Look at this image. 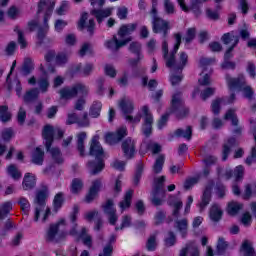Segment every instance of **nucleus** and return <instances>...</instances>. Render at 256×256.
<instances>
[{
	"label": "nucleus",
	"instance_id": "412c9836",
	"mask_svg": "<svg viewBox=\"0 0 256 256\" xmlns=\"http://www.w3.org/2000/svg\"><path fill=\"white\" fill-rule=\"evenodd\" d=\"M113 9L114 8L93 9L91 11V14L94 15L98 23H103L104 19H107V17H111V15L113 14Z\"/></svg>",
	"mask_w": 256,
	"mask_h": 256
},
{
	"label": "nucleus",
	"instance_id": "aec40b11",
	"mask_svg": "<svg viewBox=\"0 0 256 256\" xmlns=\"http://www.w3.org/2000/svg\"><path fill=\"white\" fill-rule=\"evenodd\" d=\"M101 190V180H95L92 182V186L90 187V190L88 194L85 197L86 203H92V201H95L97 194Z\"/></svg>",
	"mask_w": 256,
	"mask_h": 256
},
{
	"label": "nucleus",
	"instance_id": "9d476101",
	"mask_svg": "<svg viewBox=\"0 0 256 256\" xmlns=\"http://www.w3.org/2000/svg\"><path fill=\"white\" fill-rule=\"evenodd\" d=\"M77 95H81L82 97L89 95V87L79 83L71 87H64L60 90L61 97H75Z\"/></svg>",
	"mask_w": 256,
	"mask_h": 256
},
{
	"label": "nucleus",
	"instance_id": "1a4fd4ad",
	"mask_svg": "<svg viewBox=\"0 0 256 256\" xmlns=\"http://www.w3.org/2000/svg\"><path fill=\"white\" fill-rule=\"evenodd\" d=\"M165 176H159L154 179L153 182V191H152V203L153 205H161L163 200L161 197L165 194V190L163 189L165 184Z\"/></svg>",
	"mask_w": 256,
	"mask_h": 256
},
{
	"label": "nucleus",
	"instance_id": "e2e57ef3",
	"mask_svg": "<svg viewBox=\"0 0 256 256\" xmlns=\"http://www.w3.org/2000/svg\"><path fill=\"white\" fill-rule=\"evenodd\" d=\"M253 222L251 218V214L249 212H246L241 217V223L244 225V227H250L251 223Z\"/></svg>",
	"mask_w": 256,
	"mask_h": 256
},
{
	"label": "nucleus",
	"instance_id": "bb28decb",
	"mask_svg": "<svg viewBox=\"0 0 256 256\" xmlns=\"http://www.w3.org/2000/svg\"><path fill=\"white\" fill-rule=\"evenodd\" d=\"M174 227L179 231L182 237H185L187 235V229L189 227V222H187V219H179L176 218L174 221Z\"/></svg>",
	"mask_w": 256,
	"mask_h": 256
},
{
	"label": "nucleus",
	"instance_id": "72a5a7b5",
	"mask_svg": "<svg viewBox=\"0 0 256 256\" xmlns=\"http://www.w3.org/2000/svg\"><path fill=\"white\" fill-rule=\"evenodd\" d=\"M77 150L80 155L83 157L85 155V139H87V133L80 132L77 134Z\"/></svg>",
	"mask_w": 256,
	"mask_h": 256
},
{
	"label": "nucleus",
	"instance_id": "f8f14e48",
	"mask_svg": "<svg viewBox=\"0 0 256 256\" xmlns=\"http://www.w3.org/2000/svg\"><path fill=\"white\" fill-rule=\"evenodd\" d=\"M67 225V220L60 218L58 222L54 225H51L47 231L46 239L48 241H59L61 239V234H59V229Z\"/></svg>",
	"mask_w": 256,
	"mask_h": 256
},
{
	"label": "nucleus",
	"instance_id": "13d9d810",
	"mask_svg": "<svg viewBox=\"0 0 256 256\" xmlns=\"http://www.w3.org/2000/svg\"><path fill=\"white\" fill-rule=\"evenodd\" d=\"M227 247H229V243H227V241H225V238L219 237L218 243H217V253H219V254L223 253V251H225V249H227Z\"/></svg>",
	"mask_w": 256,
	"mask_h": 256
},
{
	"label": "nucleus",
	"instance_id": "c756f323",
	"mask_svg": "<svg viewBox=\"0 0 256 256\" xmlns=\"http://www.w3.org/2000/svg\"><path fill=\"white\" fill-rule=\"evenodd\" d=\"M240 253H242L243 256H256L255 250L253 249V243L249 240H244Z\"/></svg>",
	"mask_w": 256,
	"mask_h": 256
},
{
	"label": "nucleus",
	"instance_id": "7c9ffc66",
	"mask_svg": "<svg viewBox=\"0 0 256 256\" xmlns=\"http://www.w3.org/2000/svg\"><path fill=\"white\" fill-rule=\"evenodd\" d=\"M35 181H36V178H35L34 174L26 173L24 175V179L22 182L23 189L25 191H29V189H33V187H35V183H36Z\"/></svg>",
	"mask_w": 256,
	"mask_h": 256
},
{
	"label": "nucleus",
	"instance_id": "c9c22d12",
	"mask_svg": "<svg viewBox=\"0 0 256 256\" xmlns=\"http://www.w3.org/2000/svg\"><path fill=\"white\" fill-rule=\"evenodd\" d=\"M235 143V138H230L224 143L222 150L223 161H227V157H229V153H231V147H233Z\"/></svg>",
	"mask_w": 256,
	"mask_h": 256
},
{
	"label": "nucleus",
	"instance_id": "49530a36",
	"mask_svg": "<svg viewBox=\"0 0 256 256\" xmlns=\"http://www.w3.org/2000/svg\"><path fill=\"white\" fill-rule=\"evenodd\" d=\"M83 189V181L79 178H75L71 183V193L77 195Z\"/></svg>",
	"mask_w": 256,
	"mask_h": 256
},
{
	"label": "nucleus",
	"instance_id": "dca6fc26",
	"mask_svg": "<svg viewBox=\"0 0 256 256\" xmlns=\"http://www.w3.org/2000/svg\"><path fill=\"white\" fill-rule=\"evenodd\" d=\"M172 113H175L178 119H182V117H185L189 113V109L183 106L181 98L172 99Z\"/></svg>",
	"mask_w": 256,
	"mask_h": 256
},
{
	"label": "nucleus",
	"instance_id": "b1692460",
	"mask_svg": "<svg viewBox=\"0 0 256 256\" xmlns=\"http://www.w3.org/2000/svg\"><path fill=\"white\" fill-rule=\"evenodd\" d=\"M168 203L173 209V216L179 217V211L181 210V207H183V200L178 196H171Z\"/></svg>",
	"mask_w": 256,
	"mask_h": 256
},
{
	"label": "nucleus",
	"instance_id": "a19ab883",
	"mask_svg": "<svg viewBox=\"0 0 256 256\" xmlns=\"http://www.w3.org/2000/svg\"><path fill=\"white\" fill-rule=\"evenodd\" d=\"M193 133V130L191 129L190 126L186 127L185 129H177L175 132H174V135L176 137H183V139H187L189 141V139H191V135Z\"/></svg>",
	"mask_w": 256,
	"mask_h": 256
},
{
	"label": "nucleus",
	"instance_id": "473e14b6",
	"mask_svg": "<svg viewBox=\"0 0 256 256\" xmlns=\"http://www.w3.org/2000/svg\"><path fill=\"white\" fill-rule=\"evenodd\" d=\"M45 152L40 147H37L32 153V163L35 165H43Z\"/></svg>",
	"mask_w": 256,
	"mask_h": 256
},
{
	"label": "nucleus",
	"instance_id": "f704fd0d",
	"mask_svg": "<svg viewBox=\"0 0 256 256\" xmlns=\"http://www.w3.org/2000/svg\"><path fill=\"white\" fill-rule=\"evenodd\" d=\"M243 209V204L237 202V201H231L228 203L227 206V213L234 217V215H237Z\"/></svg>",
	"mask_w": 256,
	"mask_h": 256
},
{
	"label": "nucleus",
	"instance_id": "e433bc0d",
	"mask_svg": "<svg viewBox=\"0 0 256 256\" xmlns=\"http://www.w3.org/2000/svg\"><path fill=\"white\" fill-rule=\"evenodd\" d=\"M133 198V190H128L124 196L123 201L119 203L121 211H125L131 207V199Z\"/></svg>",
	"mask_w": 256,
	"mask_h": 256
},
{
	"label": "nucleus",
	"instance_id": "ea45409f",
	"mask_svg": "<svg viewBox=\"0 0 256 256\" xmlns=\"http://www.w3.org/2000/svg\"><path fill=\"white\" fill-rule=\"evenodd\" d=\"M83 73L85 76L91 75L93 72V64H86L84 67L78 64L74 67V73Z\"/></svg>",
	"mask_w": 256,
	"mask_h": 256
},
{
	"label": "nucleus",
	"instance_id": "680f3d73",
	"mask_svg": "<svg viewBox=\"0 0 256 256\" xmlns=\"http://www.w3.org/2000/svg\"><path fill=\"white\" fill-rule=\"evenodd\" d=\"M253 193H256V184L246 185L244 191V199H249Z\"/></svg>",
	"mask_w": 256,
	"mask_h": 256
},
{
	"label": "nucleus",
	"instance_id": "cd10ccee",
	"mask_svg": "<svg viewBox=\"0 0 256 256\" xmlns=\"http://www.w3.org/2000/svg\"><path fill=\"white\" fill-rule=\"evenodd\" d=\"M209 217L211 221L217 223L221 221V217H223V210L221 209L220 205L214 204L210 208Z\"/></svg>",
	"mask_w": 256,
	"mask_h": 256
},
{
	"label": "nucleus",
	"instance_id": "052dcab7",
	"mask_svg": "<svg viewBox=\"0 0 256 256\" xmlns=\"http://www.w3.org/2000/svg\"><path fill=\"white\" fill-rule=\"evenodd\" d=\"M164 11L167 15H174L175 13V4L169 0L164 1Z\"/></svg>",
	"mask_w": 256,
	"mask_h": 256
},
{
	"label": "nucleus",
	"instance_id": "6e6d98bb",
	"mask_svg": "<svg viewBox=\"0 0 256 256\" xmlns=\"http://www.w3.org/2000/svg\"><path fill=\"white\" fill-rule=\"evenodd\" d=\"M148 81H149V77L144 76L142 78V85L144 87H148L151 90H153V89H155V87H157V85H158L157 80L151 79L149 82Z\"/></svg>",
	"mask_w": 256,
	"mask_h": 256
},
{
	"label": "nucleus",
	"instance_id": "6ab92c4d",
	"mask_svg": "<svg viewBox=\"0 0 256 256\" xmlns=\"http://www.w3.org/2000/svg\"><path fill=\"white\" fill-rule=\"evenodd\" d=\"M224 119L226 121H231L234 130V135H241V132L243 131V128L239 126V120L237 119V115L235 114V110H228L224 116Z\"/></svg>",
	"mask_w": 256,
	"mask_h": 256
},
{
	"label": "nucleus",
	"instance_id": "bf43d9fd",
	"mask_svg": "<svg viewBox=\"0 0 256 256\" xmlns=\"http://www.w3.org/2000/svg\"><path fill=\"white\" fill-rule=\"evenodd\" d=\"M66 25H68L67 21L63 19H57L54 23V29L56 33H61V31L65 29Z\"/></svg>",
	"mask_w": 256,
	"mask_h": 256
},
{
	"label": "nucleus",
	"instance_id": "5701e85b",
	"mask_svg": "<svg viewBox=\"0 0 256 256\" xmlns=\"http://www.w3.org/2000/svg\"><path fill=\"white\" fill-rule=\"evenodd\" d=\"M244 173L245 168H243V166L240 165L234 169V172L231 169H226L224 173V178L231 179L232 177H235L236 181H239L240 179H243Z\"/></svg>",
	"mask_w": 256,
	"mask_h": 256
},
{
	"label": "nucleus",
	"instance_id": "f3484780",
	"mask_svg": "<svg viewBox=\"0 0 256 256\" xmlns=\"http://www.w3.org/2000/svg\"><path fill=\"white\" fill-rule=\"evenodd\" d=\"M122 153L125 157V159H133L135 157V140H132L131 138H127L122 143Z\"/></svg>",
	"mask_w": 256,
	"mask_h": 256
},
{
	"label": "nucleus",
	"instance_id": "4d7b16f0",
	"mask_svg": "<svg viewBox=\"0 0 256 256\" xmlns=\"http://www.w3.org/2000/svg\"><path fill=\"white\" fill-rule=\"evenodd\" d=\"M14 31L18 35V43L21 49H25V47H27V40H25V36H23V32L18 27H16Z\"/></svg>",
	"mask_w": 256,
	"mask_h": 256
},
{
	"label": "nucleus",
	"instance_id": "3c124183",
	"mask_svg": "<svg viewBox=\"0 0 256 256\" xmlns=\"http://www.w3.org/2000/svg\"><path fill=\"white\" fill-rule=\"evenodd\" d=\"M2 141L5 143H9L11 141L12 137H15V132H13V129L6 128L1 133Z\"/></svg>",
	"mask_w": 256,
	"mask_h": 256
},
{
	"label": "nucleus",
	"instance_id": "09e8293b",
	"mask_svg": "<svg viewBox=\"0 0 256 256\" xmlns=\"http://www.w3.org/2000/svg\"><path fill=\"white\" fill-rule=\"evenodd\" d=\"M222 41L225 45H229L231 41H234L232 47H235L239 43V37L232 36L230 33H226L222 36Z\"/></svg>",
	"mask_w": 256,
	"mask_h": 256
},
{
	"label": "nucleus",
	"instance_id": "4be33fe9",
	"mask_svg": "<svg viewBox=\"0 0 256 256\" xmlns=\"http://www.w3.org/2000/svg\"><path fill=\"white\" fill-rule=\"evenodd\" d=\"M89 15L87 13H83L80 21L78 23L79 29H87L88 33H93V29H95V20L90 19L87 23Z\"/></svg>",
	"mask_w": 256,
	"mask_h": 256
},
{
	"label": "nucleus",
	"instance_id": "f03ea898",
	"mask_svg": "<svg viewBox=\"0 0 256 256\" xmlns=\"http://www.w3.org/2000/svg\"><path fill=\"white\" fill-rule=\"evenodd\" d=\"M176 44L174 45V50L169 53V45L167 41L164 40L162 43V53L166 63V67L168 69H172L173 71H183L185 67H187V63H189V55L186 52H180L177 57H175V53L179 51V47L181 46V34H175Z\"/></svg>",
	"mask_w": 256,
	"mask_h": 256
},
{
	"label": "nucleus",
	"instance_id": "de8ad7c7",
	"mask_svg": "<svg viewBox=\"0 0 256 256\" xmlns=\"http://www.w3.org/2000/svg\"><path fill=\"white\" fill-rule=\"evenodd\" d=\"M175 243H177V237L175 236V233L173 232L166 233L164 237V245L166 247H173Z\"/></svg>",
	"mask_w": 256,
	"mask_h": 256
},
{
	"label": "nucleus",
	"instance_id": "ddd939ff",
	"mask_svg": "<svg viewBox=\"0 0 256 256\" xmlns=\"http://www.w3.org/2000/svg\"><path fill=\"white\" fill-rule=\"evenodd\" d=\"M123 137H127V128L120 127L115 133L109 132L105 135V141L109 145H115L119 143Z\"/></svg>",
	"mask_w": 256,
	"mask_h": 256
},
{
	"label": "nucleus",
	"instance_id": "2eb2a0df",
	"mask_svg": "<svg viewBox=\"0 0 256 256\" xmlns=\"http://www.w3.org/2000/svg\"><path fill=\"white\" fill-rule=\"evenodd\" d=\"M104 213L107 215L108 221L110 225H115L119 217L117 216V210H115V206L113 204V200H108L103 205Z\"/></svg>",
	"mask_w": 256,
	"mask_h": 256
},
{
	"label": "nucleus",
	"instance_id": "7ed1b4c3",
	"mask_svg": "<svg viewBox=\"0 0 256 256\" xmlns=\"http://www.w3.org/2000/svg\"><path fill=\"white\" fill-rule=\"evenodd\" d=\"M42 137L44 139L46 151L50 153L53 163L56 165H61V163L64 161L61 150L59 148L51 147V145H53V139H55V137H58V139L63 137V132L59 128L46 125L43 129Z\"/></svg>",
	"mask_w": 256,
	"mask_h": 256
},
{
	"label": "nucleus",
	"instance_id": "79ce46f5",
	"mask_svg": "<svg viewBox=\"0 0 256 256\" xmlns=\"http://www.w3.org/2000/svg\"><path fill=\"white\" fill-rule=\"evenodd\" d=\"M7 173L10 177H12V179H14V181H17V180L21 179V177H22L21 172L19 171L17 166H15L13 164L8 166Z\"/></svg>",
	"mask_w": 256,
	"mask_h": 256
},
{
	"label": "nucleus",
	"instance_id": "2f4dec72",
	"mask_svg": "<svg viewBox=\"0 0 256 256\" xmlns=\"http://www.w3.org/2000/svg\"><path fill=\"white\" fill-rule=\"evenodd\" d=\"M180 256H199V248L194 243H190L180 251Z\"/></svg>",
	"mask_w": 256,
	"mask_h": 256
},
{
	"label": "nucleus",
	"instance_id": "393cba45",
	"mask_svg": "<svg viewBox=\"0 0 256 256\" xmlns=\"http://www.w3.org/2000/svg\"><path fill=\"white\" fill-rule=\"evenodd\" d=\"M217 89L213 87L205 88L204 90H201V87H195L194 91L192 92L193 97H213L215 95Z\"/></svg>",
	"mask_w": 256,
	"mask_h": 256
},
{
	"label": "nucleus",
	"instance_id": "69168bd1",
	"mask_svg": "<svg viewBox=\"0 0 256 256\" xmlns=\"http://www.w3.org/2000/svg\"><path fill=\"white\" fill-rule=\"evenodd\" d=\"M146 247L148 251H154L155 247H157V237L155 235L150 236Z\"/></svg>",
	"mask_w": 256,
	"mask_h": 256
},
{
	"label": "nucleus",
	"instance_id": "c03bdc74",
	"mask_svg": "<svg viewBox=\"0 0 256 256\" xmlns=\"http://www.w3.org/2000/svg\"><path fill=\"white\" fill-rule=\"evenodd\" d=\"M147 149L148 151H152V153H160L161 152V145L155 143V142H150L149 144L143 143L141 145V150Z\"/></svg>",
	"mask_w": 256,
	"mask_h": 256
},
{
	"label": "nucleus",
	"instance_id": "a878e982",
	"mask_svg": "<svg viewBox=\"0 0 256 256\" xmlns=\"http://www.w3.org/2000/svg\"><path fill=\"white\" fill-rule=\"evenodd\" d=\"M213 190V186H207L204 190V193L201 198V202L198 204L200 211H203L207 205L211 202V191Z\"/></svg>",
	"mask_w": 256,
	"mask_h": 256
},
{
	"label": "nucleus",
	"instance_id": "774afa93",
	"mask_svg": "<svg viewBox=\"0 0 256 256\" xmlns=\"http://www.w3.org/2000/svg\"><path fill=\"white\" fill-rule=\"evenodd\" d=\"M7 15L9 19H17V17H19V10L17 7L12 6L8 9Z\"/></svg>",
	"mask_w": 256,
	"mask_h": 256
},
{
	"label": "nucleus",
	"instance_id": "f257e3e1",
	"mask_svg": "<svg viewBox=\"0 0 256 256\" xmlns=\"http://www.w3.org/2000/svg\"><path fill=\"white\" fill-rule=\"evenodd\" d=\"M119 108L122 111L123 114H125V119L129 123L137 124L141 123V119H143L142 124V133L149 137L153 131V114L151 113V110H149V106L144 105L140 108L138 114L136 116H131V113L135 109V105L133 104V101L124 98L119 103Z\"/></svg>",
	"mask_w": 256,
	"mask_h": 256
},
{
	"label": "nucleus",
	"instance_id": "338daca9",
	"mask_svg": "<svg viewBox=\"0 0 256 256\" xmlns=\"http://www.w3.org/2000/svg\"><path fill=\"white\" fill-rule=\"evenodd\" d=\"M129 10L125 6H121L117 9V17L120 19H127Z\"/></svg>",
	"mask_w": 256,
	"mask_h": 256
},
{
	"label": "nucleus",
	"instance_id": "c85d7f7f",
	"mask_svg": "<svg viewBox=\"0 0 256 256\" xmlns=\"http://www.w3.org/2000/svg\"><path fill=\"white\" fill-rule=\"evenodd\" d=\"M137 29V24H126L120 27L119 31H118V36L120 37V39H122V41H125V37H127V35H131V33H133V31H135Z\"/></svg>",
	"mask_w": 256,
	"mask_h": 256
},
{
	"label": "nucleus",
	"instance_id": "864d4df0",
	"mask_svg": "<svg viewBox=\"0 0 256 256\" xmlns=\"http://www.w3.org/2000/svg\"><path fill=\"white\" fill-rule=\"evenodd\" d=\"M63 201H64L63 193L56 194V196L54 197V201H53L55 211H59V209H61V207H63Z\"/></svg>",
	"mask_w": 256,
	"mask_h": 256
},
{
	"label": "nucleus",
	"instance_id": "9b49d317",
	"mask_svg": "<svg viewBox=\"0 0 256 256\" xmlns=\"http://www.w3.org/2000/svg\"><path fill=\"white\" fill-rule=\"evenodd\" d=\"M152 13L154 15L153 32L154 33H163L164 37H167V33L170 29L169 22H167L166 20H163L162 18L155 16V15H157V8H155V5L152 8Z\"/></svg>",
	"mask_w": 256,
	"mask_h": 256
},
{
	"label": "nucleus",
	"instance_id": "37998d69",
	"mask_svg": "<svg viewBox=\"0 0 256 256\" xmlns=\"http://www.w3.org/2000/svg\"><path fill=\"white\" fill-rule=\"evenodd\" d=\"M0 121L2 123H7L11 121V112L7 106H0Z\"/></svg>",
	"mask_w": 256,
	"mask_h": 256
},
{
	"label": "nucleus",
	"instance_id": "4c0bfd02",
	"mask_svg": "<svg viewBox=\"0 0 256 256\" xmlns=\"http://www.w3.org/2000/svg\"><path fill=\"white\" fill-rule=\"evenodd\" d=\"M13 211V203L5 202L0 207V221H3Z\"/></svg>",
	"mask_w": 256,
	"mask_h": 256
},
{
	"label": "nucleus",
	"instance_id": "a211bd4d",
	"mask_svg": "<svg viewBox=\"0 0 256 256\" xmlns=\"http://www.w3.org/2000/svg\"><path fill=\"white\" fill-rule=\"evenodd\" d=\"M39 88H34L29 90L26 93V97H37L39 95V91L42 93H47V90L49 89V79L48 78H40L38 80Z\"/></svg>",
	"mask_w": 256,
	"mask_h": 256
},
{
	"label": "nucleus",
	"instance_id": "603ef678",
	"mask_svg": "<svg viewBox=\"0 0 256 256\" xmlns=\"http://www.w3.org/2000/svg\"><path fill=\"white\" fill-rule=\"evenodd\" d=\"M18 203H19L23 213H25V215H27V213H29V210L31 209V204L29 203V200H27V198H25V197H21L19 199Z\"/></svg>",
	"mask_w": 256,
	"mask_h": 256
},
{
	"label": "nucleus",
	"instance_id": "5fc2aeb1",
	"mask_svg": "<svg viewBox=\"0 0 256 256\" xmlns=\"http://www.w3.org/2000/svg\"><path fill=\"white\" fill-rule=\"evenodd\" d=\"M219 9H221V7H217V10H212L211 8H207L206 9V17H208V19H211L212 21H217V19H219Z\"/></svg>",
	"mask_w": 256,
	"mask_h": 256
},
{
	"label": "nucleus",
	"instance_id": "39448f33",
	"mask_svg": "<svg viewBox=\"0 0 256 256\" xmlns=\"http://www.w3.org/2000/svg\"><path fill=\"white\" fill-rule=\"evenodd\" d=\"M54 9L55 1L53 0H40L38 3L37 14L41 15V13H44L43 25L38 27L37 38L39 41H43L45 35H47V31H49V19H51Z\"/></svg>",
	"mask_w": 256,
	"mask_h": 256
},
{
	"label": "nucleus",
	"instance_id": "423d86ee",
	"mask_svg": "<svg viewBox=\"0 0 256 256\" xmlns=\"http://www.w3.org/2000/svg\"><path fill=\"white\" fill-rule=\"evenodd\" d=\"M47 189L39 190L36 194L35 203L37 204L34 211V221L45 223L47 218L51 215V209L45 205V199H47Z\"/></svg>",
	"mask_w": 256,
	"mask_h": 256
},
{
	"label": "nucleus",
	"instance_id": "a18cd8bd",
	"mask_svg": "<svg viewBox=\"0 0 256 256\" xmlns=\"http://www.w3.org/2000/svg\"><path fill=\"white\" fill-rule=\"evenodd\" d=\"M163 165H165V156L160 155L156 158V161L153 165V173H160L163 171Z\"/></svg>",
	"mask_w": 256,
	"mask_h": 256
},
{
	"label": "nucleus",
	"instance_id": "0eeeda50",
	"mask_svg": "<svg viewBox=\"0 0 256 256\" xmlns=\"http://www.w3.org/2000/svg\"><path fill=\"white\" fill-rule=\"evenodd\" d=\"M226 83L230 91H241L245 97H253L254 95L253 88L247 85L243 74L238 75L236 78L226 75Z\"/></svg>",
	"mask_w": 256,
	"mask_h": 256
},
{
	"label": "nucleus",
	"instance_id": "0e129e2a",
	"mask_svg": "<svg viewBox=\"0 0 256 256\" xmlns=\"http://www.w3.org/2000/svg\"><path fill=\"white\" fill-rule=\"evenodd\" d=\"M129 51L134 55H141V44L139 42H132L129 46Z\"/></svg>",
	"mask_w": 256,
	"mask_h": 256
},
{
	"label": "nucleus",
	"instance_id": "6e6552de",
	"mask_svg": "<svg viewBox=\"0 0 256 256\" xmlns=\"http://www.w3.org/2000/svg\"><path fill=\"white\" fill-rule=\"evenodd\" d=\"M77 215H79V205H74L72 212L70 213V221L72 223V229L69 232V235L76 237V239H82L84 245L91 247L92 239L91 236L87 235V229L83 228L81 232L77 231Z\"/></svg>",
	"mask_w": 256,
	"mask_h": 256
},
{
	"label": "nucleus",
	"instance_id": "8fccbe9b",
	"mask_svg": "<svg viewBox=\"0 0 256 256\" xmlns=\"http://www.w3.org/2000/svg\"><path fill=\"white\" fill-rule=\"evenodd\" d=\"M69 61V55L61 52L56 55L55 57V64L58 65L59 67H63Z\"/></svg>",
	"mask_w": 256,
	"mask_h": 256
},
{
	"label": "nucleus",
	"instance_id": "58836bf2",
	"mask_svg": "<svg viewBox=\"0 0 256 256\" xmlns=\"http://www.w3.org/2000/svg\"><path fill=\"white\" fill-rule=\"evenodd\" d=\"M103 108V104L99 101L93 102V104L90 107V117H93L94 119H97L99 115H101V109Z\"/></svg>",
	"mask_w": 256,
	"mask_h": 256
},
{
	"label": "nucleus",
	"instance_id": "20e7f679",
	"mask_svg": "<svg viewBox=\"0 0 256 256\" xmlns=\"http://www.w3.org/2000/svg\"><path fill=\"white\" fill-rule=\"evenodd\" d=\"M90 155L95 157V161L89 163L90 173L97 175L105 168V151H103V147L99 143V135H95L90 142Z\"/></svg>",
	"mask_w": 256,
	"mask_h": 256
},
{
	"label": "nucleus",
	"instance_id": "4468645a",
	"mask_svg": "<svg viewBox=\"0 0 256 256\" xmlns=\"http://www.w3.org/2000/svg\"><path fill=\"white\" fill-rule=\"evenodd\" d=\"M131 39H132L131 36H129L124 40H122L121 38H120V40H118L117 36H113L112 39L107 40L105 42V47H106V49H110V51H119V49H121V47H125V45H127V43H130Z\"/></svg>",
	"mask_w": 256,
	"mask_h": 256
}]
</instances>
